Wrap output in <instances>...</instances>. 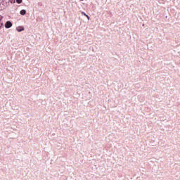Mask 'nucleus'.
Listing matches in <instances>:
<instances>
[{
    "mask_svg": "<svg viewBox=\"0 0 180 180\" xmlns=\"http://www.w3.org/2000/svg\"><path fill=\"white\" fill-rule=\"evenodd\" d=\"M20 15H26V10L23 9V10H21L20 12Z\"/></svg>",
    "mask_w": 180,
    "mask_h": 180,
    "instance_id": "3",
    "label": "nucleus"
},
{
    "mask_svg": "<svg viewBox=\"0 0 180 180\" xmlns=\"http://www.w3.org/2000/svg\"><path fill=\"white\" fill-rule=\"evenodd\" d=\"M16 30L17 32H23V30H25V28L23 27H17Z\"/></svg>",
    "mask_w": 180,
    "mask_h": 180,
    "instance_id": "2",
    "label": "nucleus"
},
{
    "mask_svg": "<svg viewBox=\"0 0 180 180\" xmlns=\"http://www.w3.org/2000/svg\"><path fill=\"white\" fill-rule=\"evenodd\" d=\"M2 26H4V22H2L0 21V28H1V27H2Z\"/></svg>",
    "mask_w": 180,
    "mask_h": 180,
    "instance_id": "7",
    "label": "nucleus"
},
{
    "mask_svg": "<svg viewBox=\"0 0 180 180\" xmlns=\"http://www.w3.org/2000/svg\"><path fill=\"white\" fill-rule=\"evenodd\" d=\"M2 19H4V16L0 15V22H1V20H2Z\"/></svg>",
    "mask_w": 180,
    "mask_h": 180,
    "instance_id": "8",
    "label": "nucleus"
},
{
    "mask_svg": "<svg viewBox=\"0 0 180 180\" xmlns=\"http://www.w3.org/2000/svg\"><path fill=\"white\" fill-rule=\"evenodd\" d=\"M3 10H4V4H0V11H3Z\"/></svg>",
    "mask_w": 180,
    "mask_h": 180,
    "instance_id": "5",
    "label": "nucleus"
},
{
    "mask_svg": "<svg viewBox=\"0 0 180 180\" xmlns=\"http://www.w3.org/2000/svg\"><path fill=\"white\" fill-rule=\"evenodd\" d=\"M17 4H22V0H16Z\"/></svg>",
    "mask_w": 180,
    "mask_h": 180,
    "instance_id": "6",
    "label": "nucleus"
},
{
    "mask_svg": "<svg viewBox=\"0 0 180 180\" xmlns=\"http://www.w3.org/2000/svg\"><path fill=\"white\" fill-rule=\"evenodd\" d=\"M5 27L6 29H11V27H12V22L11 21H7L5 23Z\"/></svg>",
    "mask_w": 180,
    "mask_h": 180,
    "instance_id": "1",
    "label": "nucleus"
},
{
    "mask_svg": "<svg viewBox=\"0 0 180 180\" xmlns=\"http://www.w3.org/2000/svg\"><path fill=\"white\" fill-rule=\"evenodd\" d=\"M82 15H84V16H86L88 20H89V16L88 15H86V13H85V12H82Z\"/></svg>",
    "mask_w": 180,
    "mask_h": 180,
    "instance_id": "4",
    "label": "nucleus"
}]
</instances>
